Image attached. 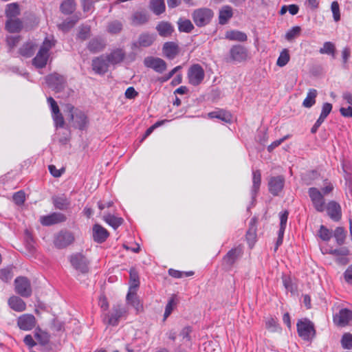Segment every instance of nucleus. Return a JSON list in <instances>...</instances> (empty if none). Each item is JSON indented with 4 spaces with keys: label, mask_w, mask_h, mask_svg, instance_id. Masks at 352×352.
Segmentation results:
<instances>
[{
    "label": "nucleus",
    "mask_w": 352,
    "mask_h": 352,
    "mask_svg": "<svg viewBox=\"0 0 352 352\" xmlns=\"http://www.w3.org/2000/svg\"><path fill=\"white\" fill-rule=\"evenodd\" d=\"M54 44L47 38H45L40 47L36 56L32 59V65L38 68H44L47 63L50 54L49 52L53 47Z\"/></svg>",
    "instance_id": "3"
},
{
    "label": "nucleus",
    "mask_w": 352,
    "mask_h": 352,
    "mask_svg": "<svg viewBox=\"0 0 352 352\" xmlns=\"http://www.w3.org/2000/svg\"><path fill=\"white\" fill-rule=\"evenodd\" d=\"M149 7L156 15L162 14L166 10L164 0H151Z\"/></svg>",
    "instance_id": "36"
},
{
    "label": "nucleus",
    "mask_w": 352,
    "mask_h": 352,
    "mask_svg": "<svg viewBox=\"0 0 352 352\" xmlns=\"http://www.w3.org/2000/svg\"><path fill=\"white\" fill-rule=\"evenodd\" d=\"M75 240L74 234L66 230L58 232L54 239V245L58 249H63L72 244Z\"/></svg>",
    "instance_id": "8"
},
{
    "label": "nucleus",
    "mask_w": 352,
    "mask_h": 352,
    "mask_svg": "<svg viewBox=\"0 0 352 352\" xmlns=\"http://www.w3.org/2000/svg\"><path fill=\"white\" fill-rule=\"evenodd\" d=\"M248 58V50L245 46L238 44L231 47L229 53L224 57V60L228 63H240L246 61Z\"/></svg>",
    "instance_id": "2"
},
{
    "label": "nucleus",
    "mask_w": 352,
    "mask_h": 352,
    "mask_svg": "<svg viewBox=\"0 0 352 352\" xmlns=\"http://www.w3.org/2000/svg\"><path fill=\"white\" fill-rule=\"evenodd\" d=\"M38 44L35 41L29 40L24 43L19 49V54L25 58H30L37 50Z\"/></svg>",
    "instance_id": "21"
},
{
    "label": "nucleus",
    "mask_w": 352,
    "mask_h": 352,
    "mask_svg": "<svg viewBox=\"0 0 352 352\" xmlns=\"http://www.w3.org/2000/svg\"><path fill=\"white\" fill-rule=\"evenodd\" d=\"M67 217L61 212H54L50 214L42 216L40 222L43 226H50L66 221Z\"/></svg>",
    "instance_id": "17"
},
{
    "label": "nucleus",
    "mask_w": 352,
    "mask_h": 352,
    "mask_svg": "<svg viewBox=\"0 0 352 352\" xmlns=\"http://www.w3.org/2000/svg\"><path fill=\"white\" fill-rule=\"evenodd\" d=\"M261 184V173L259 170L252 171V186L251 189V195L252 199H254L256 197Z\"/></svg>",
    "instance_id": "32"
},
{
    "label": "nucleus",
    "mask_w": 352,
    "mask_h": 352,
    "mask_svg": "<svg viewBox=\"0 0 352 352\" xmlns=\"http://www.w3.org/2000/svg\"><path fill=\"white\" fill-rule=\"evenodd\" d=\"M91 29L89 26H82L79 30L78 38L82 41L87 40L90 36Z\"/></svg>",
    "instance_id": "56"
},
{
    "label": "nucleus",
    "mask_w": 352,
    "mask_h": 352,
    "mask_svg": "<svg viewBox=\"0 0 352 352\" xmlns=\"http://www.w3.org/2000/svg\"><path fill=\"white\" fill-rule=\"evenodd\" d=\"M106 46L104 40L101 37H94L87 43V49L92 54L102 51Z\"/></svg>",
    "instance_id": "25"
},
{
    "label": "nucleus",
    "mask_w": 352,
    "mask_h": 352,
    "mask_svg": "<svg viewBox=\"0 0 352 352\" xmlns=\"http://www.w3.org/2000/svg\"><path fill=\"white\" fill-rule=\"evenodd\" d=\"M155 28L159 35L162 37H168L171 36L174 31L173 25L170 23L166 21L160 22Z\"/></svg>",
    "instance_id": "34"
},
{
    "label": "nucleus",
    "mask_w": 352,
    "mask_h": 352,
    "mask_svg": "<svg viewBox=\"0 0 352 352\" xmlns=\"http://www.w3.org/2000/svg\"><path fill=\"white\" fill-rule=\"evenodd\" d=\"M144 65L155 72L162 74L167 68L166 63L162 58L153 56H147L144 59Z\"/></svg>",
    "instance_id": "14"
},
{
    "label": "nucleus",
    "mask_w": 352,
    "mask_h": 352,
    "mask_svg": "<svg viewBox=\"0 0 352 352\" xmlns=\"http://www.w3.org/2000/svg\"><path fill=\"white\" fill-rule=\"evenodd\" d=\"M78 19H67L58 25V28L63 32H67L75 25Z\"/></svg>",
    "instance_id": "51"
},
{
    "label": "nucleus",
    "mask_w": 352,
    "mask_h": 352,
    "mask_svg": "<svg viewBox=\"0 0 352 352\" xmlns=\"http://www.w3.org/2000/svg\"><path fill=\"white\" fill-rule=\"evenodd\" d=\"M256 226L254 223L250 224V228L246 233V239L250 246H252L256 239Z\"/></svg>",
    "instance_id": "48"
},
{
    "label": "nucleus",
    "mask_w": 352,
    "mask_h": 352,
    "mask_svg": "<svg viewBox=\"0 0 352 352\" xmlns=\"http://www.w3.org/2000/svg\"><path fill=\"white\" fill-rule=\"evenodd\" d=\"M69 261L72 266L82 274L89 272V261L80 253L72 254L70 256Z\"/></svg>",
    "instance_id": "12"
},
{
    "label": "nucleus",
    "mask_w": 352,
    "mask_h": 352,
    "mask_svg": "<svg viewBox=\"0 0 352 352\" xmlns=\"http://www.w3.org/2000/svg\"><path fill=\"white\" fill-rule=\"evenodd\" d=\"M344 277L346 283L352 284V265L346 270L344 273Z\"/></svg>",
    "instance_id": "64"
},
{
    "label": "nucleus",
    "mask_w": 352,
    "mask_h": 352,
    "mask_svg": "<svg viewBox=\"0 0 352 352\" xmlns=\"http://www.w3.org/2000/svg\"><path fill=\"white\" fill-rule=\"evenodd\" d=\"M6 16L9 19L16 18L20 14V9L17 3H11L6 6L5 11Z\"/></svg>",
    "instance_id": "37"
},
{
    "label": "nucleus",
    "mask_w": 352,
    "mask_h": 352,
    "mask_svg": "<svg viewBox=\"0 0 352 352\" xmlns=\"http://www.w3.org/2000/svg\"><path fill=\"white\" fill-rule=\"evenodd\" d=\"M109 63L107 58L99 56L92 60V69L96 74H104L108 71Z\"/></svg>",
    "instance_id": "22"
},
{
    "label": "nucleus",
    "mask_w": 352,
    "mask_h": 352,
    "mask_svg": "<svg viewBox=\"0 0 352 352\" xmlns=\"http://www.w3.org/2000/svg\"><path fill=\"white\" fill-rule=\"evenodd\" d=\"M127 309L122 305H114L110 313L102 314L103 322L111 326H117L120 319L126 315Z\"/></svg>",
    "instance_id": "5"
},
{
    "label": "nucleus",
    "mask_w": 352,
    "mask_h": 352,
    "mask_svg": "<svg viewBox=\"0 0 352 352\" xmlns=\"http://www.w3.org/2000/svg\"><path fill=\"white\" fill-rule=\"evenodd\" d=\"M150 15L145 10L135 11L130 17L131 23L133 26L143 25L148 22Z\"/></svg>",
    "instance_id": "20"
},
{
    "label": "nucleus",
    "mask_w": 352,
    "mask_h": 352,
    "mask_svg": "<svg viewBox=\"0 0 352 352\" xmlns=\"http://www.w3.org/2000/svg\"><path fill=\"white\" fill-rule=\"evenodd\" d=\"M188 82L193 86L199 85L204 79L205 72L199 64H194L188 70Z\"/></svg>",
    "instance_id": "9"
},
{
    "label": "nucleus",
    "mask_w": 352,
    "mask_h": 352,
    "mask_svg": "<svg viewBox=\"0 0 352 352\" xmlns=\"http://www.w3.org/2000/svg\"><path fill=\"white\" fill-rule=\"evenodd\" d=\"M226 38L230 41H246L248 36L245 33L237 30H231L226 32Z\"/></svg>",
    "instance_id": "38"
},
{
    "label": "nucleus",
    "mask_w": 352,
    "mask_h": 352,
    "mask_svg": "<svg viewBox=\"0 0 352 352\" xmlns=\"http://www.w3.org/2000/svg\"><path fill=\"white\" fill-rule=\"evenodd\" d=\"M192 332V328L190 326L185 327L182 329L179 333V336L182 338L183 340H186L187 341L191 340V337L190 336Z\"/></svg>",
    "instance_id": "60"
},
{
    "label": "nucleus",
    "mask_w": 352,
    "mask_h": 352,
    "mask_svg": "<svg viewBox=\"0 0 352 352\" xmlns=\"http://www.w3.org/2000/svg\"><path fill=\"white\" fill-rule=\"evenodd\" d=\"M109 236V232L99 224L93 226L92 237L95 242L102 243L104 242Z\"/></svg>",
    "instance_id": "23"
},
{
    "label": "nucleus",
    "mask_w": 352,
    "mask_h": 352,
    "mask_svg": "<svg viewBox=\"0 0 352 352\" xmlns=\"http://www.w3.org/2000/svg\"><path fill=\"white\" fill-rule=\"evenodd\" d=\"M36 324V320L34 315L25 314L17 319V325L20 329L23 331L32 330Z\"/></svg>",
    "instance_id": "18"
},
{
    "label": "nucleus",
    "mask_w": 352,
    "mask_h": 352,
    "mask_svg": "<svg viewBox=\"0 0 352 352\" xmlns=\"http://www.w3.org/2000/svg\"><path fill=\"white\" fill-rule=\"evenodd\" d=\"M178 28L180 32L189 33L194 29V25L189 19L179 21Z\"/></svg>",
    "instance_id": "46"
},
{
    "label": "nucleus",
    "mask_w": 352,
    "mask_h": 352,
    "mask_svg": "<svg viewBox=\"0 0 352 352\" xmlns=\"http://www.w3.org/2000/svg\"><path fill=\"white\" fill-rule=\"evenodd\" d=\"M157 35L148 32L141 33L136 41L132 43V48L148 47L155 41Z\"/></svg>",
    "instance_id": "16"
},
{
    "label": "nucleus",
    "mask_w": 352,
    "mask_h": 352,
    "mask_svg": "<svg viewBox=\"0 0 352 352\" xmlns=\"http://www.w3.org/2000/svg\"><path fill=\"white\" fill-rule=\"evenodd\" d=\"M243 249L241 246L232 248L223 257L222 265L226 270L232 269L234 263L243 255Z\"/></svg>",
    "instance_id": "10"
},
{
    "label": "nucleus",
    "mask_w": 352,
    "mask_h": 352,
    "mask_svg": "<svg viewBox=\"0 0 352 352\" xmlns=\"http://www.w3.org/2000/svg\"><path fill=\"white\" fill-rule=\"evenodd\" d=\"M8 302L10 307L15 311L22 312L26 309L25 302L19 296H11Z\"/></svg>",
    "instance_id": "31"
},
{
    "label": "nucleus",
    "mask_w": 352,
    "mask_h": 352,
    "mask_svg": "<svg viewBox=\"0 0 352 352\" xmlns=\"http://www.w3.org/2000/svg\"><path fill=\"white\" fill-rule=\"evenodd\" d=\"M122 29V23L119 21H113L109 23L107 26L108 31L111 34H118Z\"/></svg>",
    "instance_id": "52"
},
{
    "label": "nucleus",
    "mask_w": 352,
    "mask_h": 352,
    "mask_svg": "<svg viewBox=\"0 0 352 352\" xmlns=\"http://www.w3.org/2000/svg\"><path fill=\"white\" fill-rule=\"evenodd\" d=\"M66 109L70 120L73 122V126L79 130H85L89 123L87 115L82 111L76 109L71 104L66 105Z\"/></svg>",
    "instance_id": "1"
},
{
    "label": "nucleus",
    "mask_w": 352,
    "mask_h": 352,
    "mask_svg": "<svg viewBox=\"0 0 352 352\" xmlns=\"http://www.w3.org/2000/svg\"><path fill=\"white\" fill-rule=\"evenodd\" d=\"M13 277L12 267L8 266L0 270V279L3 282H9Z\"/></svg>",
    "instance_id": "47"
},
{
    "label": "nucleus",
    "mask_w": 352,
    "mask_h": 352,
    "mask_svg": "<svg viewBox=\"0 0 352 352\" xmlns=\"http://www.w3.org/2000/svg\"><path fill=\"white\" fill-rule=\"evenodd\" d=\"M34 337L42 346L47 344L50 340V335L39 328L35 330Z\"/></svg>",
    "instance_id": "39"
},
{
    "label": "nucleus",
    "mask_w": 352,
    "mask_h": 352,
    "mask_svg": "<svg viewBox=\"0 0 352 352\" xmlns=\"http://www.w3.org/2000/svg\"><path fill=\"white\" fill-rule=\"evenodd\" d=\"M308 194L315 209L318 212H323L325 209L324 199L321 192L316 188L312 187L309 188Z\"/></svg>",
    "instance_id": "13"
},
{
    "label": "nucleus",
    "mask_w": 352,
    "mask_h": 352,
    "mask_svg": "<svg viewBox=\"0 0 352 352\" xmlns=\"http://www.w3.org/2000/svg\"><path fill=\"white\" fill-rule=\"evenodd\" d=\"M341 344L344 349H352V334L350 333H344L341 339Z\"/></svg>",
    "instance_id": "54"
},
{
    "label": "nucleus",
    "mask_w": 352,
    "mask_h": 352,
    "mask_svg": "<svg viewBox=\"0 0 352 352\" xmlns=\"http://www.w3.org/2000/svg\"><path fill=\"white\" fill-rule=\"evenodd\" d=\"M12 198L16 205L21 206L23 204L25 200V192L22 190L18 191L14 193Z\"/></svg>",
    "instance_id": "58"
},
{
    "label": "nucleus",
    "mask_w": 352,
    "mask_h": 352,
    "mask_svg": "<svg viewBox=\"0 0 352 352\" xmlns=\"http://www.w3.org/2000/svg\"><path fill=\"white\" fill-rule=\"evenodd\" d=\"M214 16L213 11L208 8L196 9L192 13V19L195 24L199 28L209 24Z\"/></svg>",
    "instance_id": "6"
},
{
    "label": "nucleus",
    "mask_w": 352,
    "mask_h": 352,
    "mask_svg": "<svg viewBox=\"0 0 352 352\" xmlns=\"http://www.w3.org/2000/svg\"><path fill=\"white\" fill-rule=\"evenodd\" d=\"M5 28L10 33H16L21 30L23 22L18 18L9 19L6 22Z\"/></svg>",
    "instance_id": "33"
},
{
    "label": "nucleus",
    "mask_w": 352,
    "mask_h": 352,
    "mask_svg": "<svg viewBox=\"0 0 352 352\" xmlns=\"http://www.w3.org/2000/svg\"><path fill=\"white\" fill-rule=\"evenodd\" d=\"M106 58L109 64L116 65L122 62L125 58V52L122 49L118 48L107 54Z\"/></svg>",
    "instance_id": "27"
},
{
    "label": "nucleus",
    "mask_w": 352,
    "mask_h": 352,
    "mask_svg": "<svg viewBox=\"0 0 352 352\" xmlns=\"http://www.w3.org/2000/svg\"><path fill=\"white\" fill-rule=\"evenodd\" d=\"M208 117L210 118H216L226 123H230L232 121V114L226 110L219 109L214 111L208 113Z\"/></svg>",
    "instance_id": "30"
},
{
    "label": "nucleus",
    "mask_w": 352,
    "mask_h": 352,
    "mask_svg": "<svg viewBox=\"0 0 352 352\" xmlns=\"http://www.w3.org/2000/svg\"><path fill=\"white\" fill-rule=\"evenodd\" d=\"M330 253L335 256H347L349 254V251L346 248H341L332 250Z\"/></svg>",
    "instance_id": "63"
},
{
    "label": "nucleus",
    "mask_w": 352,
    "mask_h": 352,
    "mask_svg": "<svg viewBox=\"0 0 352 352\" xmlns=\"http://www.w3.org/2000/svg\"><path fill=\"white\" fill-rule=\"evenodd\" d=\"M162 51L167 58L172 60L178 54L179 47L174 42H166L163 45Z\"/></svg>",
    "instance_id": "29"
},
{
    "label": "nucleus",
    "mask_w": 352,
    "mask_h": 352,
    "mask_svg": "<svg viewBox=\"0 0 352 352\" xmlns=\"http://www.w3.org/2000/svg\"><path fill=\"white\" fill-rule=\"evenodd\" d=\"M317 94L318 92L316 89H310L308 91L307 96L302 102L303 107L306 108H311L314 104H315Z\"/></svg>",
    "instance_id": "41"
},
{
    "label": "nucleus",
    "mask_w": 352,
    "mask_h": 352,
    "mask_svg": "<svg viewBox=\"0 0 352 352\" xmlns=\"http://www.w3.org/2000/svg\"><path fill=\"white\" fill-rule=\"evenodd\" d=\"M332 107H333L331 103H329V102L324 103L322 107V111L320 113V116L327 118L328 115L331 113V111L332 110Z\"/></svg>",
    "instance_id": "61"
},
{
    "label": "nucleus",
    "mask_w": 352,
    "mask_h": 352,
    "mask_svg": "<svg viewBox=\"0 0 352 352\" xmlns=\"http://www.w3.org/2000/svg\"><path fill=\"white\" fill-rule=\"evenodd\" d=\"M301 28L299 26H294L289 30L285 34V38L288 41H292L298 37L300 34Z\"/></svg>",
    "instance_id": "49"
},
{
    "label": "nucleus",
    "mask_w": 352,
    "mask_h": 352,
    "mask_svg": "<svg viewBox=\"0 0 352 352\" xmlns=\"http://www.w3.org/2000/svg\"><path fill=\"white\" fill-rule=\"evenodd\" d=\"M331 9L333 13V20L338 22L340 20V12L339 4L337 1H333L331 3Z\"/></svg>",
    "instance_id": "57"
},
{
    "label": "nucleus",
    "mask_w": 352,
    "mask_h": 352,
    "mask_svg": "<svg viewBox=\"0 0 352 352\" xmlns=\"http://www.w3.org/2000/svg\"><path fill=\"white\" fill-rule=\"evenodd\" d=\"M52 118L56 127L63 128L64 126V118L60 111L58 113L52 114Z\"/></svg>",
    "instance_id": "59"
},
{
    "label": "nucleus",
    "mask_w": 352,
    "mask_h": 352,
    "mask_svg": "<svg viewBox=\"0 0 352 352\" xmlns=\"http://www.w3.org/2000/svg\"><path fill=\"white\" fill-rule=\"evenodd\" d=\"M352 320V311L346 308L341 309L333 316V322L339 327H345Z\"/></svg>",
    "instance_id": "19"
},
{
    "label": "nucleus",
    "mask_w": 352,
    "mask_h": 352,
    "mask_svg": "<svg viewBox=\"0 0 352 352\" xmlns=\"http://www.w3.org/2000/svg\"><path fill=\"white\" fill-rule=\"evenodd\" d=\"M60 10L65 14H70L76 10V3L74 0H65L60 4Z\"/></svg>",
    "instance_id": "43"
},
{
    "label": "nucleus",
    "mask_w": 352,
    "mask_h": 352,
    "mask_svg": "<svg viewBox=\"0 0 352 352\" xmlns=\"http://www.w3.org/2000/svg\"><path fill=\"white\" fill-rule=\"evenodd\" d=\"M52 203L55 208L60 210H67L71 205L70 199L65 195L53 197Z\"/></svg>",
    "instance_id": "26"
},
{
    "label": "nucleus",
    "mask_w": 352,
    "mask_h": 352,
    "mask_svg": "<svg viewBox=\"0 0 352 352\" xmlns=\"http://www.w3.org/2000/svg\"><path fill=\"white\" fill-rule=\"evenodd\" d=\"M282 280L283 285L287 291L293 293L296 290V286L289 276H283Z\"/></svg>",
    "instance_id": "55"
},
{
    "label": "nucleus",
    "mask_w": 352,
    "mask_h": 352,
    "mask_svg": "<svg viewBox=\"0 0 352 352\" xmlns=\"http://www.w3.org/2000/svg\"><path fill=\"white\" fill-rule=\"evenodd\" d=\"M327 212L330 218L338 221L342 217L341 207L338 203L335 201H329L326 207Z\"/></svg>",
    "instance_id": "24"
},
{
    "label": "nucleus",
    "mask_w": 352,
    "mask_h": 352,
    "mask_svg": "<svg viewBox=\"0 0 352 352\" xmlns=\"http://www.w3.org/2000/svg\"><path fill=\"white\" fill-rule=\"evenodd\" d=\"M333 236L336 239L338 245H341L344 243L346 238V233L344 228L338 227L336 228L333 234Z\"/></svg>",
    "instance_id": "45"
},
{
    "label": "nucleus",
    "mask_w": 352,
    "mask_h": 352,
    "mask_svg": "<svg viewBox=\"0 0 352 352\" xmlns=\"http://www.w3.org/2000/svg\"><path fill=\"white\" fill-rule=\"evenodd\" d=\"M290 56L287 49H283L277 59L276 65L280 67L285 66L289 61Z\"/></svg>",
    "instance_id": "44"
},
{
    "label": "nucleus",
    "mask_w": 352,
    "mask_h": 352,
    "mask_svg": "<svg viewBox=\"0 0 352 352\" xmlns=\"http://www.w3.org/2000/svg\"><path fill=\"white\" fill-rule=\"evenodd\" d=\"M232 9L229 6H223L219 11V23L221 25H225L230 19L232 17Z\"/></svg>",
    "instance_id": "35"
},
{
    "label": "nucleus",
    "mask_w": 352,
    "mask_h": 352,
    "mask_svg": "<svg viewBox=\"0 0 352 352\" xmlns=\"http://www.w3.org/2000/svg\"><path fill=\"white\" fill-rule=\"evenodd\" d=\"M47 102L50 106L52 114L58 113L60 111L59 107L56 102L52 97L50 96L47 98Z\"/></svg>",
    "instance_id": "62"
},
{
    "label": "nucleus",
    "mask_w": 352,
    "mask_h": 352,
    "mask_svg": "<svg viewBox=\"0 0 352 352\" xmlns=\"http://www.w3.org/2000/svg\"><path fill=\"white\" fill-rule=\"evenodd\" d=\"M296 327L298 336L305 341H311L316 336L314 324L307 318L299 320Z\"/></svg>",
    "instance_id": "4"
},
{
    "label": "nucleus",
    "mask_w": 352,
    "mask_h": 352,
    "mask_svg": "<svg viewBox=\"0 0 352 352\" xmlns=\"http://www.w3.org/2000/svg\"><path fill=\"white\" fill-rule=\"evenodd\" d=\"M15 292L22 297L28 298L32 295L30 280L24 276H19L14 280Z\"/></svg>",
    "instance_id": "11"
},
{
    "label": "nucleus",
    "mask_w": 352,
    "mask_h": 352,
    "mask_svg": "<svg viewBox=\"0 0 352 352\" xmlns=\"http://www.w3.org/2000/svg\"><path fill=\"white\" fill-rule=\"evenodd\" d=\"M319 52L322 54H331L334 56L335 45L331 42H325L323 47L320 49Z\"/></svg>",
    "instance_id": "53"
},
{
    "label": "nucleus",
    "mask_w": 352,
    "mask_h": 352,
    "mask_svg": "<svg viewBox=\"0 0 352 352\" xmlns=\"http://www.w3.org/2000/svg\"><path fill=\"white\" fill-rule=\"evenodd\" d=\"M269 192L274 196H278L285 186V177L283 175L270 177L268 179Z\"/></svg>",
    "instance_id": "15"
},
{
    "label": "nucleus",
    "mask_w": 352,
    "mask_h": 352,
    "mask_svg": "<svg viewBox=\"0 0 352 352\" xmlns=\"http://www.w3.org/2000/svg\"><path fill=\"white\" fill-rule=\"evenodd\" d=\"M103 219L113 229H117L123 223L122 218L115 217L111 214H107L104 215Z\"/></svg>",
    "instance_id": "40"
},
{
    "label": "nucleus",
    "mask_w": 352,
    "mask_h": 352,
    "mask_svg": "<svg viewBox=\"0 0 352 352\" xmlns=\"http://www.w3.org/2000/svg\"><path fill=\"white\" fill-rule=\"evenodd\" d=\"M318 236L324 241H329L331 236V232L324 226L321 225L318 232Z\"/></svg>",
    "instance_id": "50"
},
{
    "label": "nucleus",
    "mask_w": 352,
    "mask_h": 352,
    "mask_svg": "<svg viewBox=\"0 0 352 352\" xmlns=\"http://www.w3.org/2000/svg\"><path fill=\"white\" fill-rule=\"evenodd\" d=\"M130 275V287L129 291H137L140 286V280L138 272L135 269H131Z\"/></svg>",
    "instance_id": "42"
},
{
    "label": "nucleus",
    "mask_w": 352,
    "mask_h": 352,
    "mask_svg": "<svg viewBox=\"0 0 352 352\" xmlns=\"http://www.w3.org/2000/svg\"><path fill=\"white\" fill-rule=\"evenodd\" d=\"M47 86L56 92H60L67 85L66 78L56 72L48 74L45 77Z\"/></svg>",
    "instance_id": "7"
},
{
    "label": "nucleus",
    "mask_w": 352,
    "mask_h": 352,
    "mask_svg": "<svg viewBox=\"0 0 352 352\" xmlns=\"http://www.w3.org/2000/svg\"><path fill=\"white\" fill-rule=\"evenodd\" d=\"M126 302L131 305L138 314L143 310V305L141 303L135 291H129L126 295Z\"/></svg>",
    "instance_id": "28"
}]
</instances>
